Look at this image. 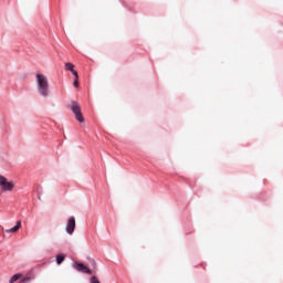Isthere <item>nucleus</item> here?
Returning <instances> with one entry per match:
<instances>
[{"label": "nucleus", "mask_w": 283, "mask_h": 283, "mask_svg": "<svg viewBox=\"0 0 283 283\" xmlns=\"http://www.w3.org/2000/svg\"><path fill=\"white\" fill-rule=\"evenodd\" d=\"M38 92L41 96H50V82L48 81V76L44 74L38 73L35 75Z\"/></svg>", "instance_id": "nucleus-1"}, {"label": "nucleus", "mask_w": 283, "mask_h": 283, "mask_svg": "<svg viewBox=\"0 0 283 283\" xmlns=\"http://www.w3.org/2000/svg\"><path fill=\"white\" fill-rule=\"evenodd\" d=\"M70 107L76 120H78V123H84L85 118H83V113H81V105H78L77 102H71Z\"/></svg>", "instance_id": "nucleus-2"}, {"label": "nucleus", "mask_w": 283, "mask_h": 283, "mask_svg": "<svg viewBox=\"0 0 283 283\" xmlns=\"http://www.w3.org/2000/svg\"><path fill=\"white\" fill-rule=\"evenodd\" d=\"M0 187H2L3 191H12L14 189V184L8 181L6 177L0 175Z\"/></svg>", "instance_id": "nucleus-3"}, {"label": "nucleus", "mask_w": 283, "mask_h": 283, "mask_svg": "<svg viewBox=\"0 0 283 283\" xmlns=\"http://www.w3.org/2000/svg\"><path fill=\"white\" fill-rule=\"evenodd\" d=\"M73 266L76 271H80V273H86L87 275H92V270L83 263L75 262Z\"/></svg>", "instance_id": "nucleus-4"}, {"label": "nucleus", "mask_w": 283, "mask_h": 283, "mask_svg": "<svg viewBox=\"0 0 283 283\" xmlns=\"http://www.w3.org/2000/svg\"><path fill=\"white\" fill-rule=\"evenodd\" d=\"M75 229H76V219L74 217H71L66 223V233H69V235H72Z\"/></svg>", "instance_id": "nucleus-5"}, {"label": "nucleus", "mask_w": 283, "mask_h": 283, "mask_svg": "<svg viewBox=\"0 0 283 283\" xmlns=\"http://www.w3.org/2000/svg\"><path fill=\"white\" fill-rule=\"evenodd\" d=\"M20 229H21V221H18L13 228L7 230V233H17V231H19Z\"/></svg>", "instance_id": "nucleus-6"}, {"label": "nucleus", "mask_w": 283, "mask_h": 283, "mask_svg": "<svg viewBox=\"0 0 283 283\" xmlns=\"http://www.w3.org/2000/svg\"><path fill=\"white\" fill-rule=\"evenodd\" d=\"M21 277H23V274H21V273L14 274L13 276H11V279L9 280V282H10V283L18 282V280H21Z\"/></svg>", "instance_id": "nucleus-7"}, {"label": "nucleus", "mask_w": 283, "mask_h": 283, "mask_svg": "<svg viewBox=\"0 0 283 283\" xmlns=\"http://www.w3.org/2000/svg\"><path fill=\"white\" fill-rule=\"evenodd\" d=\"M64 261H65V255L59 254L56 256V264H63Z\"/></svg>", "instance_id": "nucleus-8"}, {"label": "nucleus", "mask_w": 283, "mask_h": 283, "mask_svg": "<svg viewBox=\"0 0 283 283\" xmlns=\"http://www.w3.org/2000/svg\"><path fill=\"white\" fill-rule=\"evenodd\" d=\"M65 70L69 71V72H73L74 71V64L67 62L65 64Z\"/></svg>", "instance_id": "nucleus-9"}, {"label": "nucleus", "mask_w": 283, "mask_h": 283, "mask_svg": "<svg viewBox=\"0 0 283 283\" xmlns=\"http://www.w3.org/2000/svg\"><path fill=\"white\" fill-rule=\"evenodd\" d=\"M91 283H101V281H98V277L92 276Z\"/></svg>", "instance_id": "nucleus-10"}, {"label": "nucleus", "mask_w": 283, "mask_h": 283, "mask_svg": "<svg viewBox=\"0 0 283 283\" xmlns=\"http://www.w3.org/2000/svg\"><path fill=\"white\" fill-rule=\"evenodd\" d=\"M31 280H32V276H25L21 282L27 283V282H30Z\"/></svg>", "instance_id": "nucleus-11"}, {"label": "nucleus", "mask_w": 283, "mask_h": 283, "mask_svg": "<svg viewBox=\"0 0 283 283\" xmlns=\"http://www.w3.org/2000/svg\"><path fill=\"white\" fill-rule=\"evenodd\" d=\"M72 74H73V76H75V80H78V72H77L76 70H74V71L72 72Z\"/></svg>", "instance_id": "nucleus-12"}, {"label": "nucleus", "mask_w": 283, "mask_h": 283, "mask_svg": "<svg viewBox=\"0 0 283 283\" xmlns=\"http://www.w3.org/2000/svg\"><path fill=\"white\" fill-rule=\"evenodd\" d=\"M73 86L78 87V80L75 78V81L73 82Z\"/></svg>", "instance_id": "nucleus-13"}]
</instances>
